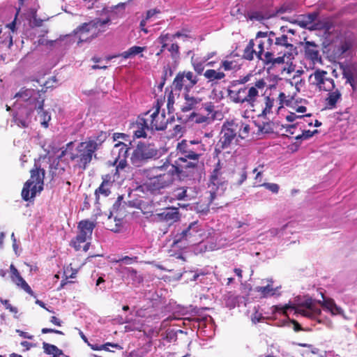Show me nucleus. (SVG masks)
<instances>
[{
    "mask_svg": "<svg viewBox=\"0 0 357 357\" xmlns=\"http://www.w3.org/2000/svg\"><path fill=\"white\" fill-rule=\"evenodd\" d=\"M109 347H112V348L118 349H122V347L118 344L107 342L104 344H101V350L109 351Z\"/></svg>",
    "mask_w": 357,
    "mask_h": 357,
    "instance_id": "obj_56",
    "label": "nucleus"
},
{
    "mask_svg": "<svg viewBox=\"0 0 357 357\" xmlns=\"http://www.w3.org/2000/svg\"><path fill=\"white\" fill-rule=\"evenodd\" d=\"M259 186H263L266 189L270 190L273 193L277 194L279 192L280 186L277 183H263L259 184Z\"/></svg>",
    "mask_w": 357,
    "mask_h": 357,
    "instance_id": "obj_51",
    "label": "nucleus"
},
{
    "mask_svg": "<svg viewBox=\"0 0 357 357\" xmlns=\"http://www.w3.org/2000/svg\"><path fill=\"white\" fill-rule=\"evenodd\" d=\"M36 110L40 117V123L44 128H47L49 126V121L51 120V116L49 112L43 109V105L40 108L33 109V111Z\"/></svg>",
    "mask_w": 357,
    "mask_h": 357,
    "instance_id": "obj_36",
    "label": "nucleus"
},
{
    "mask_svg": "<svg viewBox=\"0 0 357 357\" xmlns=\"http://www.w3.org/2000/svg\"><path fill=\"white\" fill-rule=\"evenodd\" d=\"M239 128L236 121H226L222 123L219 134V139L215 144L214 154L219 157L224 150L230 149L234 144L239 142L238 135Z\"/></svg>",
    "mask_w": 357,
    "mask_h": 357,
    "instance_id": "obj_6",
    "label": "nucleus"
},
{
    "mask_svg": "<svg viewBox=\"0 0 357 357\" xmlns=\"http://www.w3.org/2000/svg\"><path fill=\"white\" fill-rule=\"evenodd\" d=\"M129 148L124 143L119 142L114 145V147L112 151V155H115V158H127Z\"/></svg>",
    "mask_w": 357,
    "mask_h": 357,
    "instance_id": "obj_29",
    "label": "nucleus"
},
{
    "mask_svg": "<svg viewBox=\"0 0 357 357\" xmlns=\"http://www.w3.org/2000/svg\"><path fill=\"white\" fill-rule=\"evenodd\" d=\"M223 300L227 307L234 309L238 304L239 296L231 292H228L223 296Z\"/></svg>",
    "mask_w": 357,
    "mask_h": 357,
    "instance_id": "obj_30",
    "label": "nucleus"
},
{
    "mask_svg": "<svg viewBox=\"0 0 357 357\" xmlns=\"http://www.w3.org/2000/svg\"><path fill=\"white\" fill-rule=\"evenodd\" d=\"M321 307L333 315L343 314V310L337 306L333 299L324 298L322 302H317L309 297L305 298L303 301L296 305L287 306L285 312L288 310H294L296 314L315 319L321 314Z\"/></svg>",
    "mask_w": 357,
    "mask_h": 357,
    "instance_id": "obj_2",
    "label": "nucleus"
},
{
    "mask_svg": "<svg viewBox=\"0 0 357 357\" xmlns=\"http://www.w3.org/2000/svg\"><path fill=\"white\" fill-rule=\"evenodd\" d=\"M178 158H184L193 161H198L206 151V146L201 141L185 139L178 142L176 146Z\"/></svg>",
    "mask_w": 357,
    "mask_h": 357,
    "instance_id": "obj_10",
    "label": "nucleus"
},
{
    "mask_svg": "<svg viewBox=\"0 0 357 357\" xmlns=\"http://www.w3.org/2000/svg\"><path fill=\"white\" fill-rule=\"evenodd\" d=\"M169 36H167V34H165V32L161 33L160 36L157 38L156 43L160 44L161 45V49L160 51L156 54L157 56H160L162 53L167 50V47H168V42H171L169 40Z\"/></svg>",
    "mask_w": 357,
    "mask_h": 357,
    "instance_id": "obj_37",
    "label": "nucleus"
},
{
    "mask_svg": "<svg viewBox=\"0 0 357 357\" xmlns=\"http://www.w3.org/2000/svg\"><path fill=\"white\" fill-rule=\"evenodd\" d=\"M109 187L110 186L102 183L99 188L96 189L95 193L96 195H102L105 197H107L111 192Z\"/></svg>",
    "mask_w": 357,
    "mask_h": 357,
    "instance_id": "obj_49",
    "label": "nucleus"
},
{
    "mask_svg": "<svg viewBox=\"0 0 357 357\" xmlns=\"http://www.w3.org/2000/svg\"><path fill=\"white\" fill-rule=\"evenodd\" d=\"M123 273L128 277H130L133 280L139 282L142 280L141 277L137 275V271L131 267L124 268Z\"/></svg>",
    "mask_w": 357,
    "mask_h": 357,
    "instance_id": "obj_45",
    "label": "nucleus"
},
{
    "mask_svg": "<svg viewBox=\"0 0 357 357\" xmlns=\"http://www.w3.org/2000/svg\"><path fill=\"white\" fill-rule=\"evenodd\" d=\"M127 165L126 158H115L113 165L116 166V171L118 172L119 169H123Z\"/></svg>",
    "mask_w": 357,
    "mask_h": 357,
    "instance_id": "obj_52",
    "label": "nucleus"
},
{
    "mask_svg": "<svg viewBox=\"0 0 357 357\" xmlns=\"http://www.w3.org/2000/svg\"><path fill=\"white\" fill-rule=\"evenodd\" d=\"M220 169L221 167L219 161L211 174L208 183V192L210 193L208 199L210 203L217 197L221 196L227 188V183L221 176Z\"/></svg>",
    "mask_w": 357,
    "mask_h": 357,
    "instance_id": "obj_15",
    "label": "nucleus"
},
{
    "mask_svg": "<svg viewBox=\"0 0 357 357\" xmlns=\"http://www.w3.org/2000/svg\"><path fill=\"white\" fill-rule=\"evenodd\" d=\"M291 10H293V7H289V6H282L280 7V8L279 10H277V13H285V12H289V11H291Z\"/></svg>",
    "mask_w": 357,
    "mask_h": 357,
    "instance_id": "obj_64",
    "label": "nucleus"
},
{
    "mask_svg": "<svg viewBox=\"0 0 357 357\" xmlns=\"http://www.w3.org/2000/svg\"><path fill=\"white\" fill-rule=\"evenodd\" d=\"M191 63L195 71L198 75H202L204 70V63L206 62H204L202 59L201 60H198L197 59H194L192 56L191 59Z\"/></svg>",
    "mask_w": 357,
    "mask_h": 357,
    "instance_id": "obj_42",
    "label": "nucleus"
},
{
    "mask_svg": "<svg viewBox=\"0 0 357 357\" xmlns=\"http://www.w3.org/2000/svg\"><path fill=\"white\" fill-rule=\"evenodd\" d=\"M257 52H259L257 43L255 40H250L244 50L243 56L248 60H252L254 58V55H255L259 59L262 61L266 50L263 51L261 54Z\"/></svg>",
    "mask_w": 357,
    "mask_h": 357,
    "instance_id": "obj_24",
    "label": "nucleus"
},
{
    "mask_svg": "<svg viewBox=\"0 0 357 357\" xmlns=\"http://www.w3.org/2000/svg\"><path fill=\"white\" fill-rule=\"evenodd\" d=\"M151 130H163L167 128L169 118H167L165 109L161 110L159 102L153 109L143 114Z\"/></svg>",
    "mask_w": 357,
    "mask_h": 357,
    "instance_id": "obj_12",
    "label": "nucleus"
},
{
    "mask_svg": "<svg viewBox=\"0 0 357 357\" xmlns=\"http://www.w3.org/2000/svg\"><path fill=\"white\" fill-rule=\"evenodd\" d=\"M204 231L198 221L191 222L188 227L175 236L174 243L186 241L192 245H195L203 241Z\"/></svg>",
    "mask_w": 357,
    "mask_h": 357,
    "instance_id": "obj_13",
    "label": "nucleus"
},
{
    "mask_svg": "<svg viewBox=\"0 0 357 357\" xmlns=\"http://www.w3.org/2000/svg\"><path fill=\"white\" fill-rule=\"evenodd\" d=\"M277 52H273L271 50H266L262 60L264 63L266 65L271 64V66H275L276 64L284 63L286 57L289 59H291L292 58V54L289 52H284L282 56L275 57L274 55Z\"/></svg>",
    "mask_w": 357,
    "mask_h": 357,
    "instance_id": "obj_21",
    "label": "nucleus"
},
{
    "mask_svg": "<svg viewBox=\"0 0 357 357\" xmlns=\"http://www.w3.org/2000/svg\"><path fill=\"white\" fill-rule=\"evenodd\" d=\"M176 169L169 162L161 166L153 167L144 171L148 178L146 185L151 190H158L169 186L174 180Z\"/></svg>",
    "mask_w": 357,
    "mask_h": 357,
    "instance_id": "obj_4",
    "label": "nucleus"
},
{
    "mask_svg": "<svg viewBox=\"0 0 357 357\" xmlns=\"http://www.w3.org/2000/svg\"><path fill=\"white\" fill-rule=\"evenodd\" d=\"M34 169L31 170V178L24 185L22 190V197L24 201L33 198L37 192L43 189V180L45 172L41 169L37 162H35Z\"/></svg>",
    "mask_w": 357,
    "mask_h": 357,
    "instance_id": "obj_8",
    "label": "nucleus"
},
{
    "mask_svg": "<svg viewBox=\"0 0 357 357\" xmlns=\"http://www.w3.org/2000/svg\"><path fill=\"white\" fill-rule=\"evenodd\" d=\"M318 133L317 130L313 131L311 130H303L302 134L297 135L295 139L296 140H306L312 137L314 135Z\"/></svg>",
    "mask_w": 357,
    "mask_h": 357,
    "instance_id": "obj_47",
    "label": "nucleus"
},
{
    "mask_svg": "<svg viewBox=\"0 0 357 357\" xmlns=\"http://www.w3.org/2000/svg\"><path fill=\"white\" fill-rule=\"evenodd\" d=\"M102 183L106 184L109 186H111L112 183L111 181V178H112L111 175H109V174L104 175V176H102Z\"/></svg>",
    "mask_w": 357,
    "mask_h": 357,
    "instance_id": "obj_61",
    "label": "nucleus"
},
{
    "mask_svg": "<svg viewBox=\"0 0 357 357\" xmlns=\"http://www.w3.org/2000/svg\"><path fill=\"white\" fill-rule=\"evenodd\" d=\"M254 310L255 312L251 315V320L252 323L257 324L260 322L264 319V317L262 313L259 312L256 307H255Z\"/></svg>",
    "mask_w": 357,
    "mask_h": 357,
    "instance_id": "obj_53",
    "label": "nucleus"
},
{
    "mask_svg": "<svg viewBox=\"0 0 357 357\" xmlns=\"http://www.w3.org/2000/svg\"><path fill=\"white\" fill-rule=\"evenodd\" d=\"M247 167L243 165L242 167H238L234 170L232 178L234 183L238 186H240L247 179Z\"/></svg>",
    "mask_w": 357,
    "mask_h": 357,
    "instance_id": "obj_27",
    "label": "nucleus"
},
{
    "mask_svg": "<svg viewBox=\"0 0 357 357\" xmlns=\"http://www.w3.org/2000/svg\"><path fill=\"white\" fill-rule=\"evenodd\" d=\"M198 80V77L191 71L179 72L173 81L172 87L176 91H184V93H189Z\"/></svg>",
    "mask_w": 357,
    "mask_h": 357,
    "instance_id": "obj_16",
    "label": "nucleus"
},
{
    "mask_svg": "<svg viewBox=\"0 0 357 357\" xmlns=\"http://www.w3.org/2000/svg\"><path fill=\"white\" fill-rule=\"evenodd\" d=\"M16 333L19 334L20 336H21L23 338L32 340L33 338V336L32 335H30L29 333L26 332H24L20 329L16 330Z\"/></svg>",
    "mask_w": 357,
    "mask_h": 357,
    "instance_id": "obj_57",
    "label": "nucleus"
},
{
    "mask_svg": "<svg viewBox=\"0 0 357 357\" xmlns=\"http://www.w3.org/2000/svg\"><path fill=\"white\" fill-rule=\"evenodd\" d=\"M255 41L258 45L259 52H257L259 54L265 50L282 52V50H280L282 48L291 50L293 47L291 39L289 38L287 35L282 34L277 36L273 31H259L257 33Z\"/></svg>",
    "mask_w": 357,
    "mask_h": 357,
    "instance_id": "obj_5",
    "label": "nucleus"
},
{
    "mask_svg": "<svg viewBox=\"0 0 357 357\" xmlns=\"http://www.w3.org/2000/svg\"><path fill=\"white\" fill-rule=\"evenodd\" d=\"M17 100L26 102L25 108H40L44 105V100L41 98L39 91L33 89L22 88L15 96Z\"/></svg>",
    "mask_w": 357,
    "mask_h": 357,
    "instance_id": "obj_18",
    "label": "nucleus"
},
{
    "mask_svg": "<svg viewBox=\"0 0 357 357\" xmlns=\"http://www.w3.org/2000/svg\"><path fill=\"white\" fill-rule=\"evenodd\" d=\"M165 34H167L169 36V40L171 42H173L176 38H182L183 40H187L188 38H190L191 36L189 34V31L185 29H183L181 31H176L174 34H170L169 33H165Z\"/></svg>",
    "mask_w": 357,
    "mask_h": 357,
    "instance_id": "obj_41",
    "label": "nucleus"
},
{
    "mask_svg": "<svg viewBox=\"0 0 357 357\" xmlns=\"http://www.w3.org/2000/svg\"><path fill=\"white\" fill-rule=\"evenodd\" d=\"M274 105V99L269 96L265 98V107L263 109L261 116H265L271 112L272 108Z\"/></svg>",
    "mask_w": 357,
    "mask_h": 357,
    "instance_id": "obj_44",
    "label": "nucleus"
},
{
    "mask_svg": "<svg viewBox=\"0 0 357 357\" xmlns=\"http://www.w3.org/2000/svg\"><path fill=\"white\" fill-rule=\"evenodd\" d=\"M137 261V257H130L128 256H125V257L119 258V259H114L112 261L114 263L123 262L126 264H132L134 262H136Z\"/></svg>",
    "mask_w": 357,
    "mask_h": 357,
    "instance_id": "obj_50",
    "label": "nucleus"
},
{
    "mask_svg": "<svg viewBox=\"0 0 357 357\" xmlns=\"http://www.w3.org/2000/svg\"><path fill=\"white\" fill-rule=\"evenodd\" d=\"M277 289L274 288L272 284H268L264 287H256L255 290L263 296L268 297L275 295L277 294Z\"/></svg>",
    "mask_w": 357,
    "mask_h": 357,
    "instance_id": "obj_35",
    "label": "nucleus"
},
{
    "mask_svg": "<svg viewBox=\"0 0 357 357\" xmlns=\"http://www.w3.org/2000/svg\"><path fill=\"white\" fill-rule=\"evenodd\" d=\"M238 127L239 128L238 135L240 139H245L248 137L250 132V126L247 123L238 122Z\"/></svg>",
    "mask_w": 357,
    "mask_h": 357,
    "instance_id": "obj_43",
    "label": "nucleus"
},
{
    "mask_svg": "<svg viewBox=\"0 0 357 357\" xmlns=\"http://www.w3.org/2000/svg\"><path fill=\"white\" fill-rule=\"evenodd\" d=\"M146 47L140 46H132L126 51H124L120 54H116L114 57H122L124 59H132L135 56L142 54L146 50Z\"/></svg>",
    "mask_w": 357,
    "mask_h": 357,
    "instance_id": "obj_26",
    "label": "nucleus"
},
{
    "mask_svg": "<svg viewBox=\"0 0 357 357\" xmlns=\"http://www.w3.org/2000/svg\"><path fill=\"white\" fill-rule=\"evenodd\" d=\"M266 85V82L259 79L254 84H247L238 90H229L228 96L235 103L254 108Z\"/></svg>",
    "mask_w": 357,
    "mask_h": 357,
    "instance_id": "obj_3",
    "label": "nucleus"
},
{
    "mask_svg": "<svg viewBox=\"0 0 357 357\" xmlns=\"http://www.w3.org/2000/svg\"><path fill=\"white\" fill-rule=\"evenodd\" d=\"M189 274L192 275L190 280L192 281L197 280L200 275H204V273L202 272H197V271H190V272H189Z\"/></svg>",
    "mask_w": 357,
    "mask_h": 357,
    "instance_id": "obj_62",
    "label": "nucleus"
},
{
    "mask_svg": "<svg viewBox=\"0 0 357 357\" xmlns=\"http://www.w3.org/2000/svg\"><path fill=\"white\" fill-rule=\"evenodd\" d=\"M111 22L109 17L105 19L96 18L89 22L84 23L77 28L75 34L79 39L78 43L89 42L105 31V26Z\"/></svg>",
    "mask_w": 357,
    "mask_h": 357,
    "instance_id": "obj_7",
    "label": "nucleus"
},
{
    "mask_svg": "<svg viewBox=\"0 0 357 357\" xmlns=\"http://www.w3.org/2000/svg\"><path fill=\"white\" fill-rule=\"evenodd\" d=\"M159 216L167 222H175L179 218V214L176 209H168L160 213Z\"/></svg>",
    "mask_w": 357,
    "mask_h": 357,
    "instance_id": "obj_32",
    "label": "nucleus"
},
{
    "mask_svg": "<svg viewBox=\"0 0 357 357\" xmlns=\"http://www.w3.org/2000/svg\"><path fill=\"white\" fill-rule=\"evenodd\" d=\"M33 109L31 107L20 109L13 116V121L20 128H27L31 121Z\"/></svg>",
    "mask_w": 357,
    "mask_h": 357,
    "instance_id": "obj_19",
    "label": "nucleus"
},
{
    "mask_svg": "<svg viewBox=\"0 0 357 357\" xmlns=\"http://www.w3.org/2000/svg\"><path fill=\"white\" fill-rule=\"evenodd\" d=\"M253 173H256V176H255V181L257 183H259V184H261V171H258V168H255L253 169Z\"/></svg>",
    "mask_w": 357,
    "mask_h": 357,
    "instance_id": "obj_63",
    "label": "nucleus"
},
{
    "mask_svg": "<svg viewBox=\"0 0 357 357\" xmlns=\"http://www.w3.org/2000/svg\"><path fill=\"white\" fill-rule=\"evenodd\" d=\"M221 67L226 71L239 69V63L234 59H226L222 61Z\"/></svg>",
    "mask_w": 357,
    "mask_h": 357,
    "instance_id": "obj_40",
    "label": "nucleus"
},
{
    "mask_svg": "<svg viewBox=\"0 0 357 357\" xmlns=\"http://www.w3.org/2000/svg\"><path fill=\"white\" fill-rule=\"evenodd\" d=\"M173 197L177 200H185L187 197V190L184 188H177L174 191Z\"/></svg>",
    "mask_w": 357,
    "mask_h": 357,
    "instance_id": "obj_46",
    "label": "nucleus"
},
{
    "mask_svg": "<svg viewBox=\"0 0 357 357\" xmlns=\"http://www.w3.org/2000/svg\"><path fill=\"white\" fill-rule=\"evenodd\" d=\"M189 119L192 121H194L196 123L209 124L213 121L214 116L212 115L211 116H205V115L197 114L195 112H192L190 115Z\"/></svg>",
    "mask_w": 357,
    "mask_h": 357,
    "instance_id": "obj_31",
    "label": "nucleus"
},
{
    "mask_svg": "<svg viewBox=\"0 0 357 357\" xmlns=\"http://www.w3.org/2000/svg\"><path fill=\"white\" fill-rule=\"evenodd\" d=\"M204 77L209 81L220 80L225 77V75L222 72H218L215 70L210 69L206 70L204 74Z\"/></svg>",
    "mask_w": 357,
    "mask_h": 357,
    "instance_id": "obj_38",
    "label": "nucleus"
},
{
    "mask_svg": "<svg viewBox=\"0 0 357 357\" xmlns=\"http://www.w3.org/2000/svg\"><path fill=\"white\" fill-rule=\"evenodd\" d=\"M305 57L312 61L313 63L321 61L319 55V47L314 42L306 41L304 45Z\"/></svg>",
    "mask_w": 357,
    "mask_h": 357,
    "instance_id": "obj_23",
    "label": "nucleus"
},
{
    "mask_svg": "<svg viewBox=\"0 0 357 357\" xmlns=\"http://www.w3.org/2000/svg\"><path fill=\"white\" fill-rule=\"evenodd\" d=\"M107 137V133L106 132L100 131L97 134V135L90 137L86 142L88 143H91L96 147V151Z\"/></svg>",
    "mask_w": 357,
    "mask_h": 357,
    "instance_id": "obj_33",
    "label": "nucleus"
},
{
    "mask_svg": "<svg viewBox=\"0 0 357 357\" xmlns=\"http://www.w3.org/2000/svg\"><path fill=\"white\" fill-rule=\"evenodd\" d=\"M96 147L86 142H79L75 149L70 152V158L79 168L86 169L95 155Z\"/></svg>",
    "mask_w": 357,
    "mask_h": 357,
    "instance_id": "obj_9",
    "label": "nucleus"
},
{
    "mask_svg": "<svg viewBox=\"0 0 357 357\" xmlns=\"http://www.w3.org/2000/svg\"><path fill=\"white\" fill-rule=\"evenodd\" d=\"M309 83L314 88L321 92H327L325 98L326 108L333 109L337 104L342 100V93L335 83L334 79L329 73L322 69H316L308 79Z\"/></svg>",
    "mask_w": 357,
    "mask_h": 357,
    "instance_id": "obj_1",
    "label": "nucleus"
},
{
    "mask_svg": "<svg viewBox=\"0 0 357 357\" xmlns=\"http://www.w3.org/2000/svg\"><path fill=\"white\" fill-rule=\"evenodd\" d=\"M95 227L96 225L89 220H81L77 226L78 234L71 241L70 245L76 250H79L81 249V243H85L91 238Z\"/></svg>",
    "mask_w": 357,
    "mask_h": 357,
    "instance_id": "obj_17",
    "label": "nucleus"
},
{
    "mask_svg": "<svg viewBox=\"0 0 357 357\" xmlns=\"http://www.w3.org/2000/svg\"><path fill=\"white\" fill-rule=\"evenodd\" d=\"M74 143L73 142H68L67 144H66V149L65 150H63L61 151V153L59 155V158H63L68 152V150H72V146H73Z\"/></svg>",
    "mask_w": 357,
    "mask_h": 357,
    "instance_id": "obj_60",
    "label": "nucleus"
},
{
    "mask_svg": "<svg viewBox=\"0 0 357 357\" xmlns=\"http://www.w3.org/2000/svg\"><path fill=\"white\" fill-rule=\"evenodd\" d=\"M158 157V151L156 149L144 144H139L133 151L130 160L134 166L141 167L149 160Z\"/></svg>",
    "mask_w": 357,
    "mask_h": 357,
    "instance_id": "obj_14",
    "label": "nucleus"
},
{
    "mask_svg": "<svg viewBox=\"0 0 357 357\" xmlns=\"http://www.w3.org/2000/svg\"><path fill=\"white\" fill-rule=\"evenodd\" d=\"M0 302L5 306L7 310H9L10 312L13 313H17L18 312L15 307L11 305L8 300L1 298Z\"/></svg>",
    "mask_w": 357,
    "mask_h": 357,
    "instance_id": "obj_55",
    "label": "nucleus"
},
{
    "mask_svg": "<svg viewBox=\"0 0 357 357\" xmlns=\"http://www.w3.org/2000/svg\"><path fill=\"white\" fill-rule=\"evenodd\" d=\"M183 97L184 102L181 106V111L183 112L197 109L202 105V98L190 95L189 93H184Z\"/></svg>",
    "mask_w": 357,
    "mask_h": 357,
    "instance_id": "obj_20",
    "label": "nucleus"
},
{
    "mask_svg": "<svg viewBox=\"0 0 357 357\" xmlns=\"http://www.w3.org/2000/svg\"><path fill=\"white\" fill-rule=\"evenodd\" d=\"M298 118H302V116H298V115H296L295 113L294 112H290L288 115H287L286 116V119L287 121L289 122H293L296 119H298Z\"/></svg>",
    "mask_w": 357,
    "mask_h": 357,
    "instance_id": "obj_59",
    "label": "nucleus"
},
{
    "mask_svg": "<svg viewBox=\"0 0 357 357\" xmlns=\"http://www.w3.org/2000/svg\"><path fill=\"white\" fill-rule=\"evenodd\" d=\"M273 14L268 11L250 10L247 13L249 20L253 21H262L273 17Z\"/></svg>",
    "mask_w": 357,
    "mask_h": 357,
    "instance_id": "obj_28",
    "label": "nucleus"
},
{
    "mask_svg": "<svg viewBox=\"0 0 357 357\" xmlns=\"http://www.w3.org/2000/svg\"><path fill=\"white\" fill-rule=\"evenodd\" d=\"M10 278L12 281L18 287H20L29 294L33 296V291L13 264L10 266Z\"/></svg>",
    "mask_w": 357,
    "mask_h": 357,
    "instance_id": "obj_22",
    "label": "nucleus"
},
{
    "mask_svg": "<svg viewBox=\"0 0 357 357\" xmlns=\"http://www.w3.org/2000/svg\"><path fill=\"white\" fill-rule=\"evenodd\" d=\"M278 99L281 105H285L287 106L291 105L293 101V97L290 96H287L283 92L280 93Z\"/></svg>",
    "mask_w": 357,
    "mask_h": 357,
    "instance_id": "obj_48",
    "label": "nucleus"
},
{
    "mask_svg": "<svg viewBox=\"0 0 357 357\" xmlns=\"http://www.w3.org/2000/svg\"><path fill=\"white\" fill-rule=\"evenodd\" d=\"M196 211L198 213L201 215H206L209 211V204L204 205L197 204L196 206Z\"/></svg>",
    "mask_w": 357,
    "mask_h": 357,
    "instance_id": "obj_54",
    "label": "nucleus"
},
{
    "mask_svg": "<svg viewBox=\"0 0 357 357\" xmlns=\"http://www.w3.org/2000/svg\"><path fill=\"white\" fill-rule=\"evenodd\" d=\"M204 110L208 112V115L214 112V105L211 102H207L204 105Z\"/></svg>",
    "mask_w": 357,
    "mask_h": 357,
    "instance_id": "obj_58",
    "label": "nucleus"
},
{
    "mask_svg": "<svg viewBox=\"0 0 357 357\" xmlns=\"http://www.w3.org/2000/svg\"><path fill=\"white\" fill-rule=\"evenodd\" d=\"M43 347L45 352L48 355H52L53 357H58L62 354V351L58 349L55 345L43 342Z\"/></svg>",
    "mask_w": 357,
    "mask_h": 357,
    "instance_id": "obj_39",
    "label": "nucleus"
},
{
    "mask_svg": "<svg viewBox=\"0 0 357 357\" xmlns=\"http://www.w3.org/2000/svg\"><path fill=\"white\" fill-rule=\"evenodd\" d=\"M173 167L176 169V171H174L175 176L181 180H195L200 177L198 161L188 162L184 158H178Z\"/></svg>",
    "mask_w": 357,
    "mask_h": 357,
    "instance_id": "obj_11",
    "label": "nucleus"
},
{
    "mask_svg": "<svg viewBox=\"0 0 357 357\" xmlns=\"http://www.w3.org/2000/svg\"><path fill=\"white\" fill-rule=\"evenodd\" d=\"M151 130L146 120L145 119L144 115L141 117H139L136 121L135 124V130H134V136L136 138H142L146 137V131Z\"/></svg>",
    "mask_w": 357,
    "mask_h": 357,
    "instance_id": "obj_25",
    "label": "nucleus"
},
{
    "mask_svg": "<svg viewBox=\"0 0 357 357\" xmlns=\"http://www.w3.org/2000/svg\"><path fill=\"white\" fill-rule=\"evenodd\" d=\"M167 50L170 53V56L174 62H177L180 59V47L177 43L168 42Z\"/></svg>",
    "mask_w": 357,
    "mask_h": 357,
    "instance_id": "obj_34",
    "label": "nucleus"
}]
</instances>
